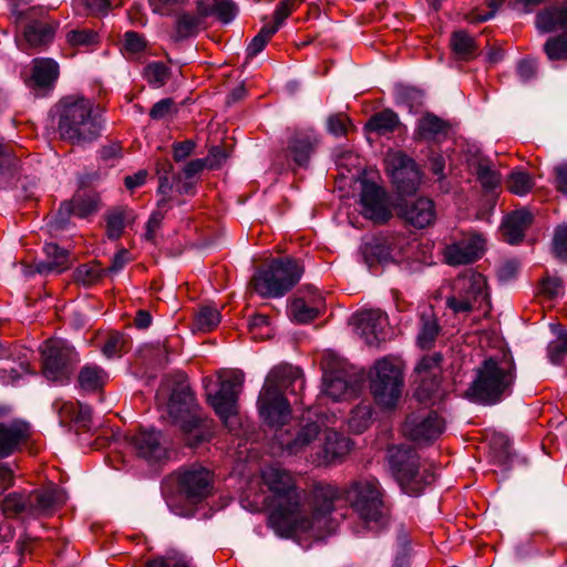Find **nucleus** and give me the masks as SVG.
Here are the masks:
<instances>
[{"label":"nucleus","mask_w":567,"mask_h":567,"mask_svg":"<svg viewBox=\"0 0 567 567\" xmlns=\"http://www.w3.org/2000/svg\"><path fill=\"white\" fill-rule=\"evenodd\" d=\"M276 32V25L265 24L248 44L246 49L247 56L254 58L260 53Z\"/></svg>","instance_id":"603ef678"},{"label":"nucleus","mask_w":567,"mask_h":567,"mask_svg":"<svg viewBox=\"0 0 567 567\" xmlns=\"http://www.w3.org/2000/svg\"><path fill=\"white\" fill-rule=\"evenodd\" d=\"M544 50L550 61L567 60V35L550 37L546 41Z\"/></svg>","instance_id":"3c124183"},{"label":"nucleus","mask_w":567,"mask_h":567,"mask_svg":"<svg viewBox=\"0 0 567 567\" xmlns=\"http://www.w3.org/2000/svg\"><path fill=\"white\" fill-rule=\"evenodd\" d=\"M446 133V123L432 113H426L417 121L415 136L419 140H434L436 136Z\"/></svg>","instance_id":"ea45409f"},{"label":"nucleus","mask_w":567,"mask_h":567,"mask_svg":"<svg viewBox=\"0 0 567 567\" xmlns=\"http://www.w3.org/2000/svg\"><path fill=\"white\" fill-rule=\"evenodd\" d=\"M442 355L439 352L424 355L416 364L414 372L420 385L415 396L420 402H426L439 386L437 374L441 371Z\"/></svg>","instance_id":"4be33fe9"},{"label":"nucleus","mask_w":567,"mask_h":567,"mask_svg":"<svg viewBox=\"0 0 567 567\" xmlns=\"http://www.w3.org/2000/svg\"><path fill=\"white\" fill-rule=\"evenodd\" d=\"M532 220L533 216L526 209H519L507 215L501 225L503 238L512 245L520 243Z\"/></svg>","instance_id":"c85d7f7f"},{"label":"nucleus","mask_w":567,"mask_h":567,"mask_svg":"<svg viewBox=\"0 0 567 567\" xmlns=\"http://www.w3.org/2000/svg\"><path fill=\"white\" fill-rule=\"evenodd\" d=\"M32 80L37 86H50L59 76L58 63L49 58H38L32 61Z\"/></svg>","instance_id":"e433bc0d"},{"label":"nucleus","mask_w":567,"mask_h":567,"mask_svg":"<svg viewBox=\"0 0 567 567\" xmlns=\"http://www.w3.org/2000/svg\"><path fill=\"white\" fill-rule=\"evenodd\" d=\"M125 346L126 339L123 334L117 332L111 333L102 347V352L106 358L113 359L121 357L125 352Z\"/></svg>","instance_id":"5fc2aeb1"},{"label":"nucleus","mask_w":567,"mask_h":567,"mask_svg":"<svg viewBox=\"0 0 567 567\" xmlns=\"http://www.w3.org/2000/svg\"><path fill=\"white\" fill-rule=\"evenodd\" d=\"M58 28L55 20H31L24 25L21 37H17V45L23 52L41 50L53 41Z\"/></svg>","instance_id":"a211bd4d"},{"label":"nucleus","mask_w":567,"mask_h":567,"mask_svg":"<svg viewBox=\"0 0 567 567\" xmlns=\"http://www.w3.org/2000/svg\"><path fill=\"white\" fill-rule=\"evenodd\" d=\"M321 434L317 422H307L292 430H279L276 437L282 450L290 455H298L313 449L317 442H321Z\"/></svg>","instance_id":"dca6fc26"},{"label":"nucleus","mask_w":567,"mask_h":567,"mask_svg":"<svg viewBox=\"0 0 567 567\" xmlns=\"http://www.w3.org/2000/svg\"><path fill=\"white\" fill-rule=\"evenodd\" d=\"M124 38H125L124 48L128 52L138 53V52L143 51L146 47L145 39L141 34H138L134 31L126 32Z\"/></svg>","instance_id":"774afa93"},{"label":"nucleus","mask_w":567,"mask_h":567,"mask_svg":"<svg viewBox=\"0 0 567 567\" xmlns=\"http://www.w3.org/2000/svg\"><path fill=\"white\" fill-rule=\"evenodd\" d=\"M297 0H280L274 13V23L271 25H276L277 30L282 24V22L290 16V13L296 9Z\"/></svg>","instance_id":"e2e57ef3"},{"label":"nucleus","mask_w":567,"mask_h":567,"mask_svg":"<svg viewBox=\"0 0 567 567\" xmlns=\"http://www.w3.org/2000/svg\"><path fill=\"white\" fill-rule=\"evenodd\" d=\"M195 11H182L174 24L176 41L195 38L202 30L208 28L207 19L215 17L221 23L231 22L237 16L238 8L231 0H196Z\"/></svg>","instance_id":"423d86ee"},{"label":"nucleus","mask_w":567,"mask_h":567,"mask_svg":"<svg viewBox=\"0 0 567 567\" xmlns=\"http://www.w3.org/2000/svg\"><path fill=\"white\" fill-rule=\"evenodd\" d=\"M213 482V473L200 465H190L177 472L178 489L192 503H199L209 496Z\"/></svg>","instance_id":"2eb2a0df"},{"label":"nucleus","mask_w":567,"mask_h":567,"mask_svg":"<svg viewBox=\"0 0 567 567\" xmlns=\"http://www.w3.org/2000/svg\"><path fill=\"white\" fill-rule=\"evenodd\" d=\"M320 451L312 456V463L327 465L343 458L350 452V440L343 434L326 429L322 432Z\"/></svg>","instance_id":"5701e85b"},{"label":"nucleus","mask_w":567,"mask_h":567,"mask_svg":"<svg viewBox=\"0 0 567 567\" xmlns=\"http://www.w3.org/2000/svg\"><path fill=\"white\" fill-rule=\"evenodd\" d=\"M358 389V382L349 380L343 371H324L323 393L333 401L353 398Z\"/></svg>","instance_id":"bb28decb"},{"label":"nucleus","mask_w":567,"mask_h":567,"mask_svg":"<svg viewBox=\"0 0 567 567\" xmlns=\"http://www.w3.org/2000/svg\"><path fill=\"white\" fill-rule=\"evenodd\" d=\"M506 184L511 193L519 196L527 194L534 186L530 175L523 171L513 172Z\"/></svg>","instance_id":"8fccbe9b"},{"label":"nucleus","mask_w":567,"mask_h":567,"mask_svg":"<svg viewBox=\"0 0 567 567\" xmlns=\"http://www.w3.org/2000/svg\"><path fill=\"white\" fill-rule=\"evenodd\" d=\"M360 204L362 215L374 223H385L392 216L385 192L373 182H361Z\"/></svg>","instance_id":"6ab92c4d"},{"label":"nucleus","mask_w":567,"mask_h":567,"mask_svg":"<svg viewBox=\"0 0 567 567\" xmlns=\"http://www.w3.org/2000/svg\"><path fill=\"white\" fill-rule=\"evenodd\" d=\"M451 48L454 54L461 60H471L476 55L477 45L474 40L466 31L458 30L452 33Z\"/></svg>","instance_id":"a19ab883"},{"label":"nucleus","mask_w":567,"mask_h":567,"mask_svg":"<svg viewBox=\"0 0 567 567\" xmlns=\"http://www.w3.org/2000/svg\"><path fill=\"white\" fill-rule=\"evenodd\" d=\"M514 363L506 355L485 359L476 369V375L466 395L474 401L494 404L512 386L515 374Z\"/></svg>","instance_id":"20e7f679"},{"label":"nucleus","mask_w":567,"mask_h":567,"mask_svg":"<svg viewBox=\"0 0 567 567\" xmlns=\"http://www.w3.org/2000/svg\"><path fill=\"white\" fill-rule=\"evenodd\" d=\"M58 128L63 140L79 144L97 138L102 131V124L93 115L92 103L82 97L63 103Z\"/></svg>","instance_id":"0eeeda50"},{"label":"nucleus","mask_w":567,"mask_h":567,"mask_svg":"<svg viewBox=\"0 0 567 567\" xmlns=\"http://www.w3.org/2000/svg\"><path fill=\"white\" fill-rule=\"evenodd\" d=\"M371 421L372 408L370 404H360L351 411L348 425L353 433L360 434L370 426Z\"/></svg>","instance_id":"37998d69"},{"label":"nucleus","mask_w":567,"mask_h":567,"mask_svg":"<svg viewBox=\"0 0 567 567\" xmlns=\"http://www.w3.org/2000/svg\"><path fill=\"white\" fill-rule=\"evenodd\" d=\"M399 124L398 115L391 110H383L372 115L365 124L369 132H374L379 135L392 133Z\"/></svg>","instance_id":"79ce46f5"},{"label":"nucleus","mask_w":567,"mask_h":567,"mask_svg":"<svg viewBox=\"0 0 567 567\" xmlns=\"http://www.w3.org/2000/svg\"><path fill=\"white\" fill-rule=\"evenodd\" d=\"M261 481L269 492L266 498L271 509L269 525L278 535L290 537L309 534L320 539L334 530L336 522L331 518V513L339 497L336 486L317 484L312 492V511L306 514L301 509V491L289 471L268 466L261 471Z\"/></svg>","instance_id":"f257e3e1"},{"label":"nucleus","mask_w":567,"mask_h":567,"mask_svg":"<svg viewBox=\"0 0 567 567\" xmlns=\"http://www.w3.org/2000/svg\"><path fill=\"white\" fill-rule=\"evenodd\" d=\"M554 251L557 257L567 259V226L559 227L554 237Z\"/></svg>","instance_id":"338daca9"},{"label":"nucleus","mask_w":567,"mask_h":567,"mask_svg":"<svg viewBox=\"0 0 567 567\" xmlns=\"http://www.w3.org/2000/svg\"><path fill=\"white\" fill-rule=\"evenodd\" d=\"M370 375V390L375 403L392 409L396 405L403 386L401 363L390 357L378 360Z\"/></svg>","instance_id":"9b49d317"},{"label":"nucleus","mask_w":567,"mask_h":567,"mask_svg":"<svg viewBox=\"0 0 567 567\" xmlns=\"http://www.w3.org/2000/svg\"><path fill=\"white\" fill-rule=\"evenodd\" d=\"M549 360L557 364L567 355V331H561L547 347Z\"/></svg>","instance_id":"6e6d98bb"},{"label":"nucleus","mask_w":567,"mask_h":567,"mask_svg":"<svg viewBox=\"0 0 567 567\" xmlns=\"http://www.w3.org/2000/svg\"><path fill=\"white\" fill-rule=\"evenodd\" d=\"M318 144V137L312 131L296 132L288 144V154L298 166H306Z\"/></svg>","instance_id":"c756f323"},{"label":"nucleus","mask_w":567,"mask_h":567,"mask_svg":"<svg viewBox=\"0 0 567 567\" xmlns=\"http://www.w3.org/2000/svg\"><path fill=\"white\" fill-rule=\"evenodd\" d=\"M343 495L367 528L379 530L389 524L390 509L377 478L353 481L344 488Z\"/></svg>","instance_id":"7ed1b4c3"},{"label":"nucleus","mask_w":567,"mask_h":567,"mask_svg":"<svg viewBox=\"0 0 567 567\" xmlns=\"http://www.w3.org/2000/svg\"><path fill=\"white\" fill-rule=\"evenodd\" d=\"M408 245L409 243L404 237H395L384 244L371 246L370 251L379 262L398 261L404 251V246Z\"/></svg>","instance_id":"58836bf2"},{"label":"nucleus","mask_w":567,"mask_h":567,"mask_svg":"<svg viewBox=\"0 0 567 567\" xmlns=\"http://www.w3.org/2000/svg\"><path fill=\"white\" fill-rule=\"evenodd\" d=\"M53 408L59 414L61 424L71 422L79 424L83 429H87L91 423V408L80 402L64 401L58 399L53 403Z\"/></svg>","instance_id":"7c9ffc66"},{"label":"nucleus","mask_w":567,"mask_h":567,"mask_svg":"<svg viewBox=\"0 0 567 567\" xmlns=\"http://www.w3.org/2000/svg\"><path fill=\"white\" fill-rule=\"evenodd\" d=\"M97 209L96 197L92 194H76L71 200L61 204L59 215L64 218L71 215L85 218Z\"/></svg>","instance_id":"72a5a7b5"},{"label":"nucleus","mask_w":567,"mask_h":567,"mask_svg":"<svg viewBox=\"0 0 567 567\" xmlns=\"http://www.w3.org/2000/svg\"><path fill=\"white\" fill-rule=\"evenodd\" d=\"M401 214L403 218L415 228L431 226L436 218L434 203L426 197L406 202L401 208Z\"/></svg>","instance_id":"393cba45"},{"label":"nucleus","mask_w":567,"mask_h":567,"mask_svg":"<svg viewBox=\"0 0 567 567\" xmlns=\"http://www.w3.org/2000/svg\"><path fill=\"white\" fill-rule=\"evenodd\" d=\"M106 236L112 239H118L127 225L135 221V214L126 206H117L109 209L105 215Z\"/></svg>","instance_id":"473e14b6"},{"label":"nucleus","mask_w":567,"mask_h":567,"mask_svg":"<svg viewBox=\"0 0 567 567\" xmlns=\"http://www.w3.org/2000/svg\"><path fill=\"white\" fill-rule=\"evenodd\" d=\"M219 322V311L214 307L205 306L202 307L199 311L196 313L194 327L198 331L208 332L216 328Z\"/></svg>","instance_id":"49530a36"},{"label":"nucleus","mask_w":567,"mask_h":567,"mask_svg":"<svg viewBox=\"0 0 567 567\" xmlns=\"http://www.w3.org/2000/svg\"><path fill=\"white\" fill-rule=\"evenodd\" d=\"M121 0H73L75 8L84 13L92 16L106 14L113 6H117Z\"/></svg>","instance_id":"a18cd8bd"},{"label":"nucleus","mask_w":567,"mask_h":567,"mask_svg":"<svg viewBox=\"0 0 567 567\" xmlns=\"http://www.w3.org/2000/svg\"><path fill=\"white\" fill-rule=\"evenodd\" d=\"M440 332L441 327L434 312L431 309L423 311L420 316L417 346L422 349L432 348Z\"/></svg>","instance_id":"c9c22d12"},{"label":"nucleus","mask_w":567,"mask_h":567,"mask_svg":"<svg viewBox=\"0 0 567 567\" xmlns=\"http://www.w3.org/2000/svg\"><path fill=\"white\" fill-rule=\"evenodd\" d=\"M64 502L65 495L58 488L12 492L1 499L0 508L8 518H37L49 514Z\"/></svg>","instance_id":"1a4fd4ad"},{"label":"nucleus","mask_w":567,"mask_h":567,"mask_svg":"<svg viewBox=\"0 0 567 567\" xmlns=\"http://www.w3.org/2000/svg\"><path fill=\"white\" fill-rule=\"evenodd\" d=\"M486 299L485 277L480 272L466 270L454 280L453 295L446 302L455 313H468L480 308Z\"/></svg>","instance_id":"ddd939ff"},{"label":"nucleus","mask_w":567,"mask_h":567,"mask_svg":"<svg viewBox=\"0 0 567 567\" xmlns=\"http://www.w3.org/2000/svg\"><path fill=\"white\" fill-rule=\"evenodd\" d=\"M168 203V198H162L157 203V209L154 210L146 224V233L145 238L150 241H153L155 238L156 230L161 227L162 220L164 218L163 209L166 208Z\"/></svg>","instance_id":"4d7b16f0"},{"label":"nucleus","mask_w":567,"mask_h":567,"mask_svg":"<svg viewBox=\"0 0 567 567\" xmlns=\"http://www.w3.org/2000/svg\"><path fill=\"white\" fill-rule=\"evenodd\" d=\"M536 25L543 32L554 31L556 28H567V6L553 7L539 12Z\"/></svg>","instance_id":"4c0bfd02"},{"label":"nucleus","mask_w":567,"mask_h":567,"mask_svg":"<svg viewBox=\"0 0 567 567\" xmlns=\"http://www.w3.org/2000/svg\"><path fill=\"white\" fill-rule=\"evenodd\" d=\"M42 373L51 381L63 382L79 361L74 348L63 339H49L41 347Z\"/></svg>","instance_id":"4468645a"},{"label":"nucleus","mask_w":567,"mask_h":567,"mask_svg":"<svg viewBox=\"0 0 567 567\" xmlns=\"http://www.w3.org/2000/svg\"><path fill=\"white\" fill-rule=\"evenodd\" d=\"M357 333L370 347H378L386 338L388 316L380 309H367L352 316Z\"/></svg>","instance_id":"f3484780"},{"label":"nucleus","mask_w":567,"mask_h":567,"mask_svg":"<svg viewBox=\"0 0 567 567\" xmlns=\"http://www.w3.org/2000/svg\"><path fill=\"white\" fill-rule=\"evenodd\" d=\"M66 40L72 47H89L96 42V33L87 29L72 30Z\"/></svg>","instance_id":"bf43d9fd"},{"label":"nucleus","mask_w":567,"mask_h":567,"mask_svg":"<svg viewBox=\"0 0 567 567\" xmlns=\"http://www.w3.org/2000/svg\"><path fill=\"white\" fill-rule=\"evenodd\" d=\"M174 112V101L172 99H163L152 106L150 116L153 120L159 121L168 117Z\"/></svg>","instance_id":"680f3d73"},{"label":"nucleus","mask_w":567,"mask_h":567,"mask_svg":"<svg viewBox=\"0 0 567 567\" xmlns=\"http://www.w3.org/2000/svg\"><path fill=\"white\" fill-rule=\"evenodd\" d=\"M305 380L299 368L284 364L272 368L259 393L258 408L264 420L275 426L282 424L290 414V405L284 393H300Z\"/></svg>","instance_id":"f03ea898"},{"label":"nucleus","mask_w":567,"mask_h":567,"mask_svg":"<svg viewBox=\"0 0 567 567\" xmlns=\"http://www.w3.org/2000/svg\"><path fill=\"white\" fill-rule=\"evenodd\" d=\"M102 268L97 264L89 262L79 266L73 274L74 280L85 287L96 284L102 277Z\"/></svg>","instance_id":"09e8293b"},{"label":"nucleus","mask_w":567,"mask_h":567,"mask_svg":"<svg viewBox=\"0 0 567 567\" xmlns=\"http://www.w3.org/2000/svg\"><path fill=\"white\" fill-rule=\"evenodd\" d=\"M485 239L478 234H466L458 240L447 245L444 259L449 265H466L482 257Z\"/></svg>","instance_id":"412c9836"},{"label":"nucleus","mask_w":567,"mask_h":567,"mask_svg":"<svg viewBox=\"0 0 567 567\" xmlns=\"http://www.w3.org/2000/svg\"><path fill=\"white\" fill-rule=\"evenodd\" d=\"M504 1L505 0H487L486 6L489 8L488 12L481 13L477 9H474L466 16V20L470 23L485 22L495 16L496 11L503 6Z\"/></svg>","instance_id":"052dcab7"},{"label":"nucleus","mask_w":567,"mask_h":567,"mask_svg":"<svg viewBox=\"0 0 567 567\" xmlns=\"http://www.w3.org/2000/svg\"><path fill=\"white\" fill-rule=\"evenodd\" d=\"M563 281L558 277H547L542 281L540 291L548 298H556L561 293Z\"/></svg>","instance_id":"69168bd1"},{"label":"nucleus","mask_w":567,"mask_h":567,"mask_svg":"<svg viewBox=\"0 0 567 567\" xmlns=\"http://www.w3.org/2000/svg\"><path fill=\"white\" fill-rule=\"evenodd\" d=\"M218 379L219 389L215 393L207 391V401L224 425L229 431H234L233 419L237 414V401L244 385L245 374L238 370H230L220 372Z\"/></svg>","instance_id":"f8f14e48"},{"label":"nucleus","mask_w":567,"mask_h":567,"mask_svg":"<svg viewBox=\"0 0 567 567\" xmlns=\"http://www.w3.org/2000/svg\"><path fill=\"white\" fill-rule=\"evenodd\" d=\"M350 126L351 121L344 113H337L328 118V131L336 136L347 135Z\"/></svg>","instance_id":"13d9d810"},{"label":"nucleus","mask_w":567,"mask_h":567,"mask_svg":"<svg viewBox=\"0 0 567 567\" xmlns=\"http://www.w3.org/2000/svg\"><path fill=\"white\" fill-rule=\"evenodd\" d=\"M144 76L150 84L161 87L169 79V69L162 62H152L145 68Z\"/></svg>","instance_id":"864d4df0"},{"label":"nucleus","mask_w":567,"mask_h":567,"mask_svg":"<svg viewBox=\"0 0 567 567\" xmlns=\"http://www.w3.org/2000/svg\"><path fill=\"white\" fill-rule=\"evenodd\" d=\"M187 0H148L152 11L161 16H171L176 6L183 4Z\"/></svg>","instance_id":"0e129e2a"},{"label":"nucleus","mask_w":567,"mask_h":567,"mask_svg":"<svg viewBox=\"0 0 567 567\" xmlns=\"http://www.w3.org/2000/svg\"><path fill=\"white\" fill-rule=\"evenodd\" d=\"M388 461L394 477L406 494L419 495L434 481L433 473H420L419 456L410 446L389 447Z\"/></svg>","instance_id":"9d476101"},{"label":"nucleus","mask_w":567,"mask_h":567,"mask_svg":"<svg viewBox=\"0 0 567 567\" xmlns=\"http://www.w3.org/2000/svg\"><path fill=\"white\" fill-rule=\"evenodd\" d=\"M126 441L135 454L148 463H157L167 458V447L162 442L159 431L141 430L127 435Z\"/></svg>","instance_id":"aec40b11"},{"label":"nucleus","mask_w":567,"mask_h":567,"mask_svg":"<svg viewBox=\"0 0 567 567\" xmlns=\"http://www.w3.org/2000/svg\"><path fill=\"white\" fill-rule=\"evenodd\" d=\"M107 379L109 375L103 368L87 363L78 373V385L85 392H96L103 389Z\"/></svg>","instance_id":"f704fd0d"},{"label":"nucleus","mask_w":567,"mask_h":567,"mask_svg":"<svg viewBox=\"0 0 567 567\" xmlns=\"http://www.w3.org/2000/svg\"><path fill=\"white\" fill-rule=\"evenodd\" d=\"M400 166L393 171V182L401 194L411 195L413 194L421 182V175L415 166V163L411 159H405L402 156L398 157Z\"/></svg>","instance_id":"2f4dec72"},{"label":"nucleus","mask_w":567,"mask_h":567,"mask_svg":"<svg viewBox=\"0 0 567 567\" xmlns=\"http://www.w3.org/2000/svg\"><path fill=\"white\" fill-rule=\"evenodd\" d=\"M43 252L45 259L34 264V269L38 274H61L72 265L70 251L54 243H47L43 247Z\"/></svg>","instance_id":"a878e982"},{"label":"nucleus","mask_w":567,"mask_h":567,"mask_svg":"<svg viewBox=\"0 0 567 567\" xmlns=\"http://www.w3.org/2000/svg\"><path fill=\"white\" fill-rule=\"evenodd\" d=\"M444 429L445 422L436 413H430L422 420L409 416L403 425L404 434L420 443L436 440L443 433Z\"/></svg>","instance_id":"b1692460"},{"label":"nucleus","mask_w":567,"mask_h":567,"mask_svg":"<svg viewBox=\"0 0 567 567\" xmlns=\"http://www.w3.org/2000/svg\"><path fill=\"white\" fill-rule=\"evenodd\" d=\"M30 434L29 424L22 421L0 422V458L12 454Z\"/></svg>","instance_id":"cd10ccee"},{"label":"nucleus","mask_w":567,"mask_h":567,"mask_svg":"<svg viewBox=\"0 0 567 567\" xmlns=\"http://www.w3.org/2000/svg\"><path fill=\"white\" fill-rule=\"evenodd\" d=\"M198 405L188 385H179L173 390L167 403L168 414L181 423L186 444L195 447L210 436L208 420L197 414Z\"/></svg>","instance_id":"39448f33"},{"label":"nucleus","mask_w":567,"mask_h":567,"mask_svg":"<svg viewBox=\"0 0 567 567\" xmlns=\"http://www.w3.org/2000/svg\"><path fill=\"white\" fill-rule=\"evenodd\" d=\"M303 271L300 260L291 257L277 258L266 269L254 275L251 285L264 298H280L300 281Z\"/></svg>","instance_id":"6e6552de"},{"label":"nucleus","mask_w":567,"mask_h":567,"mask_svg":"<svg viewBox=\"0 0 567 567\" xmlns=\"http://www.w3.org/2000/svg\"><path fill=\"white\" fill-rule=\"evenodd\" d=\"M477 179L486 190H494L501 185V175L487 161H480L476 167Z\"/></svg>","instance_id":"de8ad7c7"},{"label":"nucleus","mask_w":567,"mask_h":567,"mask_svg":"<svg viewBox=\"0 0 567 567\" xmlns=\"http://www.w3.org/2000/svg\"><path fill=\"white\" fill-rule=\"evenodd\" d=\"M318 305L310 306L302 298H296L290 307V317L298 323H308L319 316Z\"/></svg>","instance_id":"c03bdc74"}]
</instances>
